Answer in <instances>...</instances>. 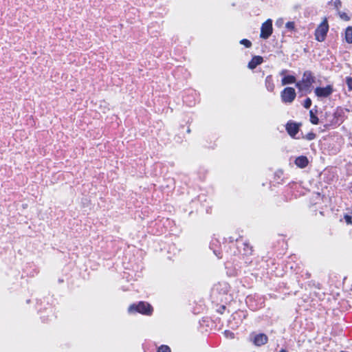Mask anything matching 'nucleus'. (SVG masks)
<instances>
[{
    "label": "nucleus",
    "mask_w": 352,
    "mask_h": 352,
    "mask_svg": "<svg viewBox=\"0 0 352 352\" xmlns=\"http://www.w3.org/2000/svg\"><path fill=\"white\" fill-rule=\"evenodd\" d=\"M315 82V77L310 71L304 72L302 80L296 83V87L302 91H310L312 84Z\"/></svg>",
    "instance_id": "f257e3e1"
},
{
    "label": "nucleus",
    "mask_w": 352,
    "mask_h": 352,
    "mask_svg": "<svg viewBox=\"0 0 352 352\" xmlns=\"http://www.w3.org/2000/svg\"><path fill=\"white\" fill-rule=\"evenodd\" d=\"M128 311L130 314H133L135 312H138L145 315H151L153 311V308L150 304L145 302H140L138 304H133L131 305Z\"/></svg>",
    "instance_id": "f03ea898"
},
{
    "label": "nucleus",
    "mask_w": 352,
    "mask_h": 352,
    "mask_svg": "<svg viewBox=\"0 0 352 352\" xmlns=\"http://www.w3.org/2000/svg\"><path fill=\"white\" fill-rule=\"evenodd\" d=\"M329 30V24L327 20L324 19L321 23L318 26L315 31V38L319 42H322L325 40L327 34Z\"/></svg>",
    "instance_id": "7ed1b4c3"
},
{
    "label": "nucleus",
    "mask_w": 352,
    "mask_h": 352,
    "mask_svg": "<svg viewBox=\"0 0 352 352\" xmlns=\"http://www.w3.org/2000/svg\"><path fill=\"white\" fill-rule=\"evenodd\" d=\"M296 96L295 89L289 87L285 88L280 93L281 100L284 103H292Z\"/></svg>",
    "instance_id": "20e7f679"
},
{
    "label": "nucleus",
    "mask_w": 352,
    "mask_h": 352,
    "mask_svg": "<svg viewBox=\"0 0 352 352\" xmlns=\"http://www.w3.org/2000/svg\"><path fill=\"white\" fill-rule=\"evenodd\" d=\"M250 340L256 346H261L267 342L268 338L264 333H252L250 336Z\"/></svg>",
    "instance_id": "39448f33"
},
{
    "label": "nucleus",
    "mask_w": 352,
    "mask_h": 352,
    "mask_svg": "<svg viewBox=\"0 0 352 352\" xmlns=\"http://www.w3.org/2000/svg\"><path fill=\"white\" fill-rule=\"evenodd\" d=\"M272 33V21L267 19L262 24L260 36L262 38H268Z\"/></svg>",
    "instance_id": "423d86ee"
},
{
    "label": "nucleus",
    "mask_w": 352,
    "mask_h": 352,
    "mask_svg": "<svg viewBox=\"0 0 352 352\" xmlns=\"http://www.w3.org/2000/svg\"><path fill=\"white\" fill-rule=\"evenodd\" d=\"M333 93V87L331 85H327L325 87H316L315 89V94L318 98H327Z\"/></svg>",
    "instance_id": "0eeeda50"
},
{
    "label": "nucleus",
    "mask_w": 352,
    "mask_h": 352,
    "mask_svg": "<svg viewBox=\"0 0 352 352\" xmlns=\"http://www.w3.org/2000/svg\"><path fill=\"white\" fill-rule=\"evenodd\" d=\"M286 130L290 136L296 138V135L299 131V126L294 122H288L286 125Z\"/></svg>",
    "instance_id": "6e6552de"
},
{
    "label": "nucleus",
    "mask_w": 352,
    "mask_h": 352,
    "mask_svg": "<svg viewBox=\"0 0 352 352\" xmlns=\"http://www.w3.org/2000/svg\"><path fill=\"white\" fill-rule=\"evenodd\" d=\"M263 61V58L261 56H254L248 63V68L253 69L256 68L258 65L261 64Z\"/></svg>",
    "instance_id": "1a4fd4ad"
},
{
    "label": "nucleus",
    "mask_w": 352,
    "mask_h": 352,
    "mask_svg": "<svg viewBox=\"0 0 352 352\" xmlns=\"http://www.w3.org/2000/svg\"><path fill=\"white\" fill-rule=\"evenodd\" d=\"M308 159L305 156H300L295 160V164L300 168H305L308 164Z\"/></svg>",
    "instance_id": "9d476101"
},
{
    "label": "nucleus",
    "mask_w": 352,
    "mask_h": 352,
    "mask_svg": "<svg viewBox=\"0 0 352 352\" xmlns=\"http://www.w3.org/2000/svg\"><path fill=\"white\" fill-rule=\"evenodd\" d=\"M265 82L266 89L269 91H273L275 86L273 82L272 76L271 75L266 77Z\"/></svg>",
    "instance_id": "9b49d317"
},
{
    "label": "nucleus",
    "mask_w": 352,
    "mask_h": 352,
    "mask_svg": "<svg viewBox=\"0 0 352 352\" xmlns=\"http://www.w3.org/2000/svg\"><path fill=\"white\" fill-rule=\"evenodd\" d=\"M344 38L347 43L352 44V26L346 28Z\"/></svg>",
    "instance_id": "f8f14e48"
},
{
    "label": "nucleus",
    "mask_w": 352,
    "mask_h": 352,
    "mask_svg": "<svg viewBox=\"0 0 352 352\" xmlns=\"http://www.w3.org/2000/svg\"><path fill=\"white\" fill-rule=\"evenodd\" d=\"M294 82H296V78L294 76H286L281 80L282 85L293 84Z\"/></svg>",
    "instance_id": "ddd939ff"
},
{
    "label": "nucleus",
    "mask_w": 352,
    "mask_h": 352,
    "mask_svg": "<svg viewBox=\"0 0 352 352\" xmlns=\"http://www.w3.org/2000/svg\"><path fill=\"white\" fill-rule=\"evenodd\" d=\"M309 114H310V122L314 124H318L319 119L316 116H315L314 114V113L311 110L309 111Z\"/></svg>",
    "instance_id": "4468645a"
},
{
    "label": "nucleus",
    "mask_w": 352,
    "mask_h": 352,
    "mask_svg": "<svg viewBox=\"0 0 352 352\" xmlns=\"http://www.w3.org/2000/svg\"><path fill=\"white\" fill-rule=\"evenodd\" d=\"M239 43L240 44L243 45L247 48H250L252 46L251 41L245 38L241 40Z\"/></svg>",
    "instance_id": "2eb2a0df"
},
{
    "label": "nucleus",
    "mask_w": 352,
    "mask_h": 352,
    "mask_svg": "<svg viewBox=\"0 0 352 352\" xmlns=\"http://www.w3.org/2000/svg\"><path fill=\"white\" fill-rule=\"evenodd\" d=\"M157 352H170V349L166 345H162L158 348Z\"/></svg>",
    "instance_id": "dca6fc26"
},
{
    "label": "nucleus",
    "mask_w": 352,
    "mask_h": 352,
    "mask_svg": "<svg viewBox=\"0 0 352 352\" xmlns=\"http://www.w3.org/2000/svg\"><path fill=\"white\" fill-rule=\"evenodd\" d=\"M346 82L348 86L349 90L352 91V78L349 76L346 77Z\"/></svg>",
    "instance_id": "f3484780"
},
{
    "label": "nucleus",
    "mask_w": 352,
    "mask_h": 352,
    "mask_svg": "<svg viewBox=\"0 0 352 352\" xmlns=\"http://www.w3.org/2000/svg\"><path fill=\"white\" fill-rule=\"evenodd\" d=\"M344 219L348 224H352V214H345L344 216Z\"/></svg>",
    "instance_id": "a211bd4d"
},
{
    "label": "nucleus",
    "mask_w": 352,
    "mask_h": 352,
    "mask_svg": "<svg viewBox=\"0 0 352 352\" xmlns=\"http://www.w3.org/2000/svg\"><path fill=\"white\" fill-rule=\"evenodd\" d=\"M285 27H286V28H287L289 30H294L295 28L294 22H292V21L287 22L285 24Z\"/></svg>",
    "instance_id": "6ab92c4d"
},
{
    "label": "nucleus",
    "mask_w": 352,
    "mask_h": 352,
    "mask_svg": "<svg viewBox=\"0 0 352 352\" xmlns=\"http://www.w3.org/2000/svg\"><path fill=\"white\" fill-rule=\"evenodd\" d=\"M311 105V100L309 98H307L303 104V106L305 109H309Z\"/></svg>",
    "instance_id": "aec40b11"
},
{
    "label": "nucleus",
    "mask_w": 352,
    "mask_h": 352,
    "mask_svg": "<svg viewBox=\"0 0 352 352\" xmlns=\"http://www.w3.org/2000/svg\"><path fill=\"white\" fill-rule=\"evenodd\" d=\"M339 15L340 17L344 21H347L350 19L349 16L345 12H339Z\"/></svg>",
    "instance_id": "412c9836"
},
{
    "label": "nucleus",
    "mask_w": 352,
    "mask_h": 352,
    "mask_svg": "<svg viewBox=\"0 0 352 352\" xmlns=\"http://www.w3.org/2000/svg\"><path fill=\"white\" fill-rule=\"evenodd\" d=\"M283 23H284V20L282 18L278 19L275 22L276 26H277L278 28H281L283 26Z\"/></svg>",
    "instance_id": "4be33fe9"
},
{
    "label": "nucleus",
    "mask_w": 352,
    "mask_h": 352,
    "mask_svg": "<svg viewBox=\"0 0 352 352\" xmlns=\"http://www.w3.org/2000/svg\"><path fill=\"white\" fill-rule=\"evenodd\" d=\"M315 138H316V135L313 133H310L307 135V139L309 140H314Z\"/></svg>",
    "instance_id": "5701e85b"
},
{
    "label": "nucleus",
    "mask_w": 352,
    "mask_h": 352,
    "mask_svg": "<svg viewBox=\"0 0 352 352\" xmlns=\"http://www.w3.org/2000/svg\"><path fill=\"white\" fill-rule=\"evenodd\" d=\"M243 245H244V246L247 247V248L248 249V250L244 249L245 254H248L249 253V250L250 251L251 250V248H250L249 245L248 244H246V243H244Z\"/></svg>",
    "instance_id": "b1692460"
},
{
    "label": "nucleus",
    "mask_w": 352,
    "mask_h": 352,
    "mask_svg": "<svg viewBox=\"0 0 352 352\" xmlns=\"http://www.w3.org/2000/svg\"><path fill=\"white\" fill-rule=\"evenodd\" d=\"M286 73H287V70L284 69V70L281 71V72L280 73V74L281 76H284Z\"/></svg>",
    "instance_id": "393cba45"
},
{
    "label": "nucleus",
    "mask_w": 352,
    "mask_h": 352,
    "mask_svg": "<svg viewBox=\"0 0 352 352\" xmlns=\"http://www.w3.org/2000/svg\"><path fill=\"white\" fill-rule=\"evenodd\" d=\"M279 352H287L285 349H281Z\"/></svg>",
    "instance_id": "a878e982"
},
{
    "label": "nucleus",
    "mask_w": 352,
    "mask_h": 352,
    "mask_svg": "<svg viewBox=\"0 0 352 352\" xmlns=\"http://www.w3.org/2000/svg\"><path fill=\"white\" fill-rule=\"evenodd\" d=\"M226 333H229L230 336H232V335H233V333H231V332H227V331H226Z\"/></svg>",
    "instance_id": "bb28decb"
}]
</instances>
